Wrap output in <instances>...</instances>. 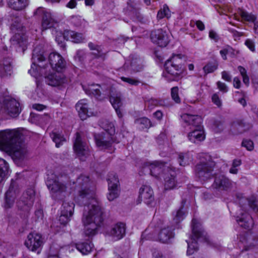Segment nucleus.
Segmentation results:
<instances>
[{
	"label": "nucleus",
	"instance_id": "obj_1",
	"mask_svg": "<svg viewBox=\"0 0 258 258\" xmlns=\"http://www.w3.org/2000/svg\"><path fill=\"white\" fill-rule=\"evenodd\" d=\"M79 192V198L82 200H91L89 204L85 207V211L82 217L84 226V234L90 238L97 232L103 221V211L101 207L94 199V191L90 189L89 176L81 175L76 182Z\"/></svg>",
	"mask_w": 258,
	"mask_h": 258
},
{
	"label": "nucleus",
	"instance_id": "obj_2",
	"mask_svg": "<svg viewBox=\"0 0 258 258\" xmlns=\"http://www.w3.org/2000/svg\"><path fill=\"white\" fill-rule=\"evenodd\" d=\"M21 136V134L15 130L1 131L0 150L12 154L18 160L23 159L27 149Z\"/></svg>",
	"mask_w": 258,
	"mask_h": 258
},
{
	"label": "nucleus",
	"instance_id": "obj_3",
	"mask_svg": "<svg viewBox=\"0 0 258 258\" xmlns=\"http://www.w3.org/2000/svg\"><path fill=\"white\" fill-rule=\"evenodd\" d=\"M182 120L188 125H191L194 128L188 134V140L194 143H198L204 141L205 135L201 125L202 119L198 115L185 113L181 116Z\"/></svg>",
	"mask_w": 258,
	"mask_h": 258
},
{
	"label": "nucleus",
	"instance_id": "obj_4",
	"mask_svg": "<svg viewBox=\"0 0 258 258\" xmlns=\"http://www.w3.org/2000/svg\"><path fill=\"white\" fill-rule=\"evenodd\" d=\"M182 55L181 54H173L164 64L167 73L172 77L170 81H178L182 77L183 68Z\"/></svg>",
	"mask_w": 258,
	"mask_h": 258
},
{
	"label": "nucleus",
	"instance_id": "obj_5",
	"mask_svg": "<svg viewBox=\"0 0 258 258\" xmlns=\"http://www.w3.org/2000/svg\"><path fill=\"white\" fill-rule=\"evenodd\" d=\"M199 158L200 162L196 166V174L200 180L205 181L212 177L215 164L211 157L206 154H200Z\"/></svg>",
	"mask_w": 258,
	"mask_h": 258
},
{
	"label": "nucleus",
	"instance_id": "obj_6",
	"mask_svg": "<svg viewBox=\"0 0 258 258\" xmlns=\"http://www.w3.org/2000/svg\"><path fill=\"white\" fill-rule=\"evenodd\" d=\"M13 30H16L15 34L11 38V44L17 48V51L23 52L27 49L28 38L25 33V30L22 24L15 22L12 25Z\"/></svg>",
	"mask_w": 258,
	"mask_h": 258
},
{
	"label": "nucleus",
	"instance_id": "obj_7",
	"mask_svg": "<svg viewBox=\"0 0 258 258\" xmlns=\"http://www.w3.org/2000/svg\"><path fill=\"white\" fill-rule=\"evenodd\" d=\"M110 128L105 129V132L94 135L96 144L101 150L109 149L110 152L114 151L112 145L114 142L113 135L115 133V128L113 124H110Z\"/></svg>",
	"mask_w": 258,
	"mask_h": 258
},
{
	"label": "nucleus",
	"instance_id": "obj_8",
	"mask_svg": "<svg viewBox=\"0 0 258 258\" xmlns=\"http://www.w3.org/2000/svg\"><path fill=\"white\" fill-rule=\"evenodd\" d=\"M21 111L19 102L10 96L0 99V114H6L11 117L17 116Z\"/></svg>",
	"mask_w": 258,
	"mask_h": 258
},
{
	"label": "nucleus",
	"instance_id": "obj_9",
	"mask_svg": "<svg viewBox=\"0 0 258 258\" xmlns=\"http://www.w3.org/2000/svg\"><path fill=\"white\" fill-rule=\"evenodd\" d=\"M192 242L189 243L186 240L188 244L187 250V254L191 255L195 251L198 249L197 240H201L209 242V237L207 236V233L202 228H199L197 225V220L195 219L192 220Z\"/></svg>",
	"mask_w": 258,
	"mask_h": 258
},
{
	"label": "nucleus",
	"instance_id": "obj_10",
	"mask_svg": "<svg viewBox=\"0 0 258 258\" xmlns=\"http://www.w3.org/2000/svg\"><path fill=\"white\" fill-rule=\"evenodd\" d=\"M35 196V192L33 187L27 188L17 203L18 209L24 214H28L33 206Z\"/></svg>",
	"mask_w": 258,
	"mask_h": 258
},
{
	"label": "nucleus",
	"instance_id": "obj_11",
	"mask_svg": "<svg viewBox=\"0 0 258 258\" xmlns=\"http://www.w3.org/2000/svg\"><path fill=\"white\" fill-rule=\"evenodd\" d=\"M44 244V238L41 234L36 232L30 233L25 241V245L30 251L40 253Z\"/></svg>",
	"mask_w": 258,
	"mask_h": 258
},
{
	"label": "nucleus",
	"instance_id": "obj_12",
	"mask_svg": "<svg viewBox=\"0 0 258 258\" xmlns=\"http://www.w3.org/2000/svg\"><path fill=\"white\" fill-rule=\"evenodd\" d=\"M47 185L50 190L52 197L56 200H62L65 197L66 186L57 180H48Z\"/></svg>",
	"mask_w": 258,
	"mask_h": 258
},
{
	"label": "nucleus",
	"instance_id": "obj_13",
	"mask_svg": "<svg viewBox=\"0 0 258 258\" xmlns=\"http://www.w3.org/2000/svg\"><path fill=\"white\" fill-rule=\"evenodd\" d=\"M19 193V189L18 186V183L16 180L12 179L9 189L5 194L4 203L5 208H10L13 206L15 199Z\"/></svg>",
	"mask_w": 258,
	"mask_h": 258
},
{
	"label": "nucleus",
	"instance_id": "obj_14",
	"mask_svg": "<svg viewBox=\"0 0 258 258\" xmlns=\"http://www.w3.org/2000/svg\"><path fill=\"white\" fill-rule=\"evenodd\" d=\"M85 93L90 96H94L99 100H103L109 96V93L103 90V88L99 84H92L88 86H83Z\"/></svg>",
	"mask_w": 258,
	"mask_h": 258
},
{
	"label": "nucleus",
	"instance_id": "obj_15",
	"mask_svg": "<svg viewBox=\"0 0 258 258\" xmlns=\"http://www.w3.org/2000/svg\"><path fill=\"white\" fill-rule=\"evenodd\" d=\"M150 38L152 41L160 47H165L169 42L167 32L162 29L155 30L151 32Z\"/></svg>",
	"mask_w": 258,
	"mask_h": 258
},
{
	"label": "nucleus",
	"instance_id": "obj_16",
	"mask_svg": "<svg viewBox=\"0 0 258 258\" xmlns=\"http://www.w3.org/2000/svg\"><path fill=\"white\" fill-rule=\"evenodd\" d=\"M61 72L56 71L48 74L45 77V82L52 86H59L67 83V78Z\"/></svg>",
	"mask_w": 258,
	"mask_h": 258
},
{
	"label": "nucleus",
	"instance_id": "obj_17",
	"mask_svg": "<svg viewBox=\"0 0 258 258\" xmlns=\"http://www.w3.org/2000/svg\"><path fill=\"white\" fill-rule=\"evenodd\" d=\"M73 148L75 152L80 157L89 155V148L87 143L82 140L79 133L76 134V138L74 143Z\"/></svg>",
	"mask_w": 258,
	"mask_h": 258
},
{
	"label": "nucleus",
	"instance_id": "obj_18",
	"mask_svg": "<svg viewBox=\"0 0 258 258\" xmlns=\"http://www.w3.org/2000/svg\"><path fill=\"white\" fill-rule=\"evenodd\" d=\"M108 190L107 199L109 201H113L119 196L118 185L119 181L117 176L113 174H110L108 178Z\"/></svg>",
	"mask_w": 258,
	"mask_h": 258
},
{
	"label": "nucleus",
	"instance_id": "obj_19",
	"mask_svg": "<svg viewBox=\"0 0 258 258\" xmlns=\"http://www.w3.org/2000/svg\"><path fill=\"white\" fill-rule=\"evenodd\" d=\"M48 61L51 68L57 72H62L66 65L62 56L58 53L52 52L48 56Z\"/></svg>",
	"mask_w": 258,
	"mask_h": 258
},
{
	"label": "nucleus",
	"instance_id": "obj_20",
	"mask_svg": "<svg viewBox=\"0 0 258 258\" xmlns=\"http://www.w3.org/2000/svg\"><path fill=\"white\" fill-rule=\"evenodd\" d=\"M76 108L82 120H85L88 117L96 115L97 114L96 112L89 108L88 101L86 99L79 101L76 105Z\"/></svg>",
	"mask_w": 258,
	"mask_h": 258
},
{
	"label": "nucleus",
	"instance_id": "obj_21",
	"mask_svg": "<svg viewBox=\"0 0 258 258\" xmlns=\"http://www.w3.org/2000/svg\"><path fill=\"white\" fill-rule=\"evenodd\" d=\"M36 15H42V28L43 30H46L53 27L55 23V20L50 12L45 11L43 8H39L35 12Z\"/></svg>",
	"mask_w": 258,
	"mask_h": 258
},
{
	"label": "nucleus",
	"instance_id": "obj_22",
	"mask_svg": "<svg viewBox=\"0 0 258 258\" xmlns=\"http://www.w3.org/2000/svg\"><path fill=\"white\" fill-rule=\"evenodd\" d=\"M139 198L147 205H151L154 201V192L148 185H143L140 188Z\"/></svg>",
	"mask_w": 258,
	"mask_h": 258
},
{
	"label": "nucleus",
	"instance_id": "obj_23",
	"mask_svg": "<svg viewBox=\"0 0 258 258\" xmlns=\"http://www.w3.org/2000/svg\"><path fill=\"white\" fill-rule=\"evenodd\" d=\"M108 93L110 96V102L114 108L118 117L120 118H122L123 115L120 110V107L122 105L121 93L119 92L113 93L112 90Z\"/></svg>",
	"mask_w": 258,
	"mask_h": 258
},
{
	"label": "nucleus",
	"instance_id": "obj_24",
	"mask_svg": "<svg viewBox=\"0 0 258 258\" xmlns=\"http://www.w3.org/2000/svg\"><path fill=\"white\" fill-rule=\"evenodd\" d=\"M212 186L214 188L219 190H227L232 187V183L225 176L219 175L215 177Z\"/></svg>",
	"mask_w": 258,
	"mask_h": 258
},
{
	"label": "nucleus",
	"instance_id": "obj_25",
	"mask_svg": "<svg viewBox=\"0 0 258 258\" xmlns=\"http://www.w3.org/2000/svg\"><path fill=\"white\" fill-rule=\"evenodd\" d=\"M13 61L11 57H4L0 60V76L1 77L11 76L13 72Z\"/></svg>",
	"mask_w": 258,
	"mask_h": 258
},
{
	"label": "nucleus",
	"instance_id": "obj_26",
	"mask_svg": "<svg viewBox=\"0 0 258 258\" xmlns=\"http://www.w3.org/2000/svg\"><path fill=\"white\" fill-rule=\"evenodd\" d=\"M251 127L249 123L241 119H235L231 124V130L234 134H242Z\"/></svg>",
	"mask_w": 258,
	"mask_h": 258
},
{
	"label": "nucleus",
	"instance_id": "obj_27",
	"mask_svg": "<svg viewBox=\"0 0 258 258\" xmlns=\"http://www.w3.org/2000/svg\"><path fill=\"white\" fill-rule=\"evenodd\" d=\"M125 234V225L123 223H117L111 229L110 235L114 240H118L123 237Z\"/></svg>",
	"mask_w": 258,
	"mask_h": 258
},
{
	"label": "nucleus",
	"instance_id": "obj_28",
	"mask_svg": "<svg viewBox=\"0 0 258 258\" xmlns=\"http://www.w3.org/2000/svg\"><path fill=\"white\" fill-rule=\"evenodd\" d=\"M63 37L66 40L76 43H82L85 40V38L83 34L71 30L65 31Z\"/></svg>",
	"mask_w": 258,
	"mask_h": 258
},
{
	"label": "nucleus",
	"instance_id": "obj_29",
	"mask_svg": "<svg viewBox=\"0 0 258 258\" xmlns=\"http://www.w3.org/2000/svg\"><path fill=\"white\" fill-rule=\"evenodd\" d=\"M236 221L241 227L245 229H250L253 226V219L247 213L242 214L241 217H237Z\"/></svg>",
	"mask_w": 258,
	"mask_h": 258
},
{
	"label": "nucleus",
	"instance_id": "obj_30",
	"mask_svg": "<svg viewBox=\"0 0 258 258\" xmlns=\"http://www.w3.org/2000/svg\"><path fill=\"white\" fill-rule=\"evenodd\" d=\"M172 227H167L162 229L159 234V239L160 241L163 243H166L173 237L174 234Z\"/></svg>",
	"mask_w": 258,
	"mask_h": 258
},
{
	"label": "nucleus",
	"instance_id": "obj_31",
	"mask_svg": "<svg viewBox=\"0 0 258 258\" xmlns=\"http://www.w3.org/2000/svg\"><path fill=\"white\" fill-rule=\"evenodd\" d=\"M163 165L158 161H155L153 163H150L147 165L144 169H146L148 168L150 170V174L152 176H154L156 177H158V175L162 171V167Z\"/></svg>",
	"mask_w": 258,
	"mask_h": 258
},
{
	"label": "nucleus",
	"instance_id": "obj_32",
	"mask_svg": "<svg viewBox=\"0 0 258 258\" xmlns=\"http://www.w3.org/2000/svg\"><path fill=\"white\" fill-rule=\"evenodd\" d=\"M175 168L172 169L171 173L170 175L166 174L164 177V186L165 189L170 190L173 189L176 186V181L175 180Z\"/></svg>",
	"mask_w": 258,
	"mask_h": 258
},
{
	"label": "nucleus",
	"instance_id": "obj_33",
	"mask_svg": "<svg viewBox=\"0 0 258 258\" xmlns=\"http://www.w3.org/2000/svg\"><path fill=\"white\" fill-rule=\"evenodd\" d=\"M9 8L16 11H21L26 8L27 0H7Z\"/></svg>",
	"mask_w": 258,
	"mask_h": 258
},
{
	"label": "nucleus",
	"instance_id": "obj_34",
	"mask_svg": "<svg viewBox=\"0 0 258 258\" xmlns=\"http://www.w3.org/2000/svg\"><path fill=\"white\" fill-rule=\"evenodd\" d=\"M43 53V51H39V49L37 47L34 49L32 57V64L38 65L40 68H46V67L42 64H37V63H41L45 60V57Z\"/></svg>",
	"mask_w": 258,
	"mask_h": 258
},
{
	"label": "nucleus",
	"instance_id": "obj_35",
	"mask_svg": "<svg viewBox=\"0 0 258 258\" xmlns=\"http://www.w3.org/2000/svg\"><path fill=\"white\" fill-rule=\"evenodd\" d=\"M88 47L92 51V54L94 55V57L97 58H104L105 53L103 52L101 45L90 42L88 43Z\"/></svg>",
	"mask_w": 258,
	"mask_h": 258
},
{
	"label": "nucleus",
	"instance_id": "obj_36",
	"mask_svg": "<svg viewBox=\"0 0 258 258\" xmlns=\"http://www.w3.org/2000/svg\"><path fill=\"white\" fill-rule=\"evenodd\" d=\"M76 249L83 254H89L92 250L93 245L91 241L83 242L75 244Z\"/></svg>",
	"mask_w": 258,
	"mask_h": 258
},
{
	"label": "nucleus",
	"instance_id": "obj_37",
	"mask_svg": "<svg viewBox=\"0 0 258 258\" xmlns=\"http://www.w3.org/2000/svg\"><path fill=\"white\" fill-rule=\"evenodd\" d=\"M192 155L189 152L180 153L178 154V160L180 166H185L189 164L192 162Z\"/></svg>",
	"mask_w": 258,
	"mask_h": 258
},
{
	"label": "nucleus",
	"instance_id": "obj_38",
	"mask_svg": "<svg viewBox=\"0 0 258 258\" xmlns=\"http://www.w3.org/2000/svg\"><path fill=\"white\" fill-rule=\"evenodd\" d=\"M135 123L137 125L138 128L141 130L148 129L153 126L151 120L146 117L136 119Z\"/></svg>",
	"mask_w": 258,
	"mask_h": 258
},
{
	"label": "nucleus",
	"instance_id": "obj_39",
	"mask_svg": "<svg viewBox=\"0 0 258 258\" xmlns=\"http://www.w3.org/2000/svg\"><path fill=\"white\" fill-rule=\"evenodd\" d=\"M9 172V164L7 161L0 158V183L4 180Z\"/></svg>",
	"mask_w": 258,
	"mask_h": 258
},
{
	"label": "nucleus",
	"instance_id": "obj_40",
	"mask_svg": "<svg viewBox=\"0 0 258 258\" xmlns=\"http://www.w3.org/2000/svg\"><path fill=\"white\" fill-rule=\"evenodd\" d=\"M171 17V11H170L168 6L166 4L163 5L158 12L157 18L161 20L164 18L169 19Z\"/></svg>",
	"mask_w": 258,
	"mask_h": 258
},
{
	"label": "nucleus",
	"instance_id": "obj_41",
	"mask_svg": "<svg viewBox=\"0 0 258 258\" xmlns=\"http://www.w3.org/2000/svg\"><path fill=\"white\" fill-rule=\"evenodd\" d=\"M75 204L73 203L63 202L62 205L61 211L62 213L72 217L74 214Z\"/></svg>",
	"mask_w": 258,
	"mask_h": 258
},
{
	"label": "nucleus",
	"instance_id": "obj_42",
	"mask_svg": "<svg viewBox=\"0 0 258 258\" xmlns=\"http://www.w3.org/2000/svg\"><path fill=\"white\" fill-rule=\"evenodd\" d=\"M239 14L244 21L253 23L256 20V16L255 15L249 13L243 10H240Z\"/></svg>",
	"mask_w": 258,
	"mask_h": 258
},
{
	"label": "nucleus",
	"instance_id": "obj_43",
	"mask_svg": "<svg viewBox=\"0 0 258 258\" xmlns=\"http://www.w3.org/2000/svg\"><path fill=\"white\" fill-rule=\"evenodd\" d=\"M50 137L53 141L55 143V146L57 148H59L66 141L63 136L57 133L52 132L50 134Z\"/></svg>",
	"mask_w": 258,
	"mask_h": 258
},
{
	"label": "nucleus",
	"instance_id": "obj_44",
	"mask_svg": "<svg viewBox=\"0 0 258 258\" xmlns=\"http://www.w3.org/2000/svg\"><path fill=\"white\" fill-rule=\"evenodd\" d=\"M218 67V62L216 60L209 62L203 68V70L206 74H209L214 72L216 70Z\"/></svg>",
	"mask_w": 258,
	"mask_h": 258
},
{
	"label": "nucleus",
	"instance_id": "obj_45",
	"mask_svg": "<svg viewBox=\"0 0 258 258\" xmlns=\"http://www.w3.org/2000/svg\"><path fill=\"white\" fill-rule=\"evenodd\" d=\"M70 20L73 25L77 27L85 26L86 23L85 20L79 16H72L70 17Z\"/></svg>",
	"mask_w": 258,
	"mask_h": 258
},
{
	"label": "nucleus",
	"instance_id": "obj_46",
	"mask_svg": "<svg viewBox=\"0 0 258 258\" xmlns=\"http://www.w3.org/2000/svg\"><path fill=\"white\" fill-rule=\"evenodd\" d=\"M173 222L176 224L180 222L185 217V213L183 210V207H181L175 213V215H173Z\"/></svg>",
	"mask_w": 258,
	"mask_h": 258
},
{
	"label": "nucleus",
	"instance_id": "obj_47",
	"mask_svg": "<svg viewBox=\"0 0 258 258\" xmlns=\"http://www.w3.org/2000/svg\"><path fill=\"white\" fill-rule=\"evenodd\" d=\"M238 71L239 72L241 76L242 77L243 82L246 85L248 86L249 83V79L247 75V71L242 66H238L237 68Z\"/></svg>",
	"mask_w": 258,
	"mask_h": 258
},
{
	"label": "nucleus",
	"instance_id": "obj_48",
	"mask_svg": "<svg viewBox=\"0 0 258 258\" xmlns=\"http://www.w3.org/2000/svg\"><path fill=\"white\" fill-rule=\"evenodd\" d=\"M178 87H173L171 89V96L172 99L177 103L180 102V98L178 95Z\"/></svg>",
	"mask_w": 258,
	"mask_h": 258
},
{
	"label": "nucleus",
	"instance_id": "obj_49",
	"mask_svg": "<svg viewBox=\"0 0 258 258\" xmlns=\"http://www.w3.org/2000/svg\"><path fill=\"white\" fill-rule=\"evenodd\" d=\"M120 79L122 81L127 83L131 85L138 86L140 83L139 80L133 78L121 77Z\"/></svg>",
	"mask_w": 258,
	"mask_h": 258
},
{
	"label": "nucleus",
	"instance_id": "obj_50",
	"mask_svg": "<svg viewBox=\"0 0 258 258\" xmlns=\"http://www.w3.org/2000/svg\"><path fill=\"white\" fill-rule=\"evenodd\" d=\"M71 217H72L70 216L69 215L62 213V212H61L59 221L61 224L65 225L71 220Z\"/></svg>",
	"mask_w": 258,
	"mask_h": 258
},
{
	"label": "nucleus",
	"instance_id": "obj_51",
	"mask_svg": "<svg viewBox=\"0 0 258 258\" xmlns=\"http://www.w3.org/2000/svg\"><path fill=\"white\" fill-rule=\"evenodd\" d=\"M212 101L219 108L221 107L222 105V100L217 93H215L212 95Z\"/></svg>",
	"mask_w": 258,
	"mask_h": 258
},
{
	"label": "nucleus",
	"instance_id": "obj_52",
	"mask_svg": "<svg viewBox=\"0 0 258 258\" xmlns=\"http://www.w3.org/2000/svg\"><path fill=\"white\" fill-rule=\"evenodd\" d=\"M241 145L248 151H252L253 149V143L251 140H243Z\"/></svg>",
	"mask_w": 258,
	"mask_h": 258
},
{
	"label": "nucleus",
	"instance_id": "obj_53",
	"mask_svg": "<svg viewBox=\"0 0 258 258\" xmlns=\"http://www.w3.org/2000/svg\"><path fill=\"white\" fill-rule=\"evenodd\" d=\"M249 207L254 211H258L257 201L254 198H251L248 200Z\"/></svg>",
	"mask_w": 258,
	"mask_h": 258
},
{
	"label": "nucleus",
	"instance_id": "obj_54",
	"mask_svg": "<svg viewBox=\"0 0 258 258\" xmlns=\"http://www.w3.org/2000/svg\"><path fill=\"white\" fill-rule=\"evenodd\" d=\"M244 44L252 52L255 51V44L252 40L250 39H246Z\"/></svg>",
	"mask_w": 258,
	"mask_h": 258
},
{
	"label": "nucleus",
	"instance_id": "obj_55",
	"mask_svg": "<svg viewBox=\"0 0 258 258\" xmlns=\"http://www.w3.org/2000/svg\"><path fill=\"white\" fill-rule=\"evenodd\" d=\"M217 85L218 89L222 92L226 93L228 91V88L226 85L220 81H218L217 83Z\"/></svg>",
	"mask_w": 258,
	"mask_h": 258
},
{
	"label": "nucleus",
	"instance_id": "obj_56",
	"mask_svg": "<svg viewBox=\"0 0 258 258\" xmlns=\"http://www.w3.org/2000/svg\"><path fill=\"white\" fill-rule=\"evenodd\" d=\"M152 256L153 258H166L160 250L156 249L153 250Z\"/></svg>",
	"mask_w": 258,
	"mask_h": 258
},
{
	"label": "nucleus",
	"instance_id": "obj_57",
	"mask_svg": "<svg viewBox=\"0 0 258 258\" xmlns=\"http://www.w3.org/2000/svg\"><path fill=\"white\" fill-rule=\"evenodd\" d=\"M222 78L227 82L231 81V76L227 72L225 71L222 72Z\"/></svg>",
	"mask_w": 258,
	"mask_h": 258
},
{
	"label": "nucleus",
	"instance_id": "obj_58",
	"mask_svg": "<svg viewBox=\"0 0 258 258\" xmlns=\"http://www.w3.org/2000/svg\"><path fill=\"white\" fill-rule=\"evenodd\" d=\"M32 108L37 111H42L46 108V106L41 104H34L32 105Z\"/></svg>",
	"mask_w": 258,
	"mask_h": 258
},
{
	"label": "nucleus",
	"instance_id": "obj_59",
	"mask_svg": "<svg viewBox=\"0 0 258 258\" xmlns=\"http://www.w3.org/2000/svg\"><path fill=\"white\" fill-rule=\"evenodd\" d=\"M77 3L76 0H70L66 5V7L68 8L73 9L76 7Z\"/></svg>",
	"mask_w": 258,
	"mask_h": 258
},
{
	"label": "nucleus",
	"instance_id": "obj_60",
	"mask_svg": "<svg viewBox=\"0 0 258 258\" xmlns=\"http://www.w3.org/2000/svg\"><path fill=\"white\" fill-rule=\"evenodd\" d=\"M209 37L211 39L214 40L215 42H217L219 40L218 35L215 31L213 30H211L209 32Z\"/></svg>",
	"mask_w": 258,
	"mask_h": 258
},
{
	"label": "nucleus",
	"instance_id": "obj_61",
	"mask_svg": "<svg viewBox=\"0 0 258 258\" xmlns=\"http://www.w3.org/2000/svg\"><path fill=\"white\" fill-rule=\"evenodd\" d=\"M154 117L158 120H161L163 117V113L160 110H158L155 112L153 114Z\"/></svg>",
	"mask_w": 258,
	"mask_h": 258
},
{
	"label": "nucleus",
	"instance_id": "obj_62",
	"mask_svg": "<svg viewBox=\"0 0 258 258\" xmlns=\"http://www.w3.org/2000/svg\"><path fill=\"white\" fill-rule=\"evenodd\" d=\"M85 55V53L83 50H79L77 51L76 56H77L80 61H82L84 59Z\"/></svg>",
	"mask_w": 258,
	"mask_h": 258
},
{
	"label": "nucleus",
	"instance_id": "obj_63",
	"mask_svg": "<svg viewBox=\"0 0 258 258\" xmlns=\"http://www.w3.org/2000/svg\"><path fill=\"white\" fill-rule=\"evenodd\" d=\"M195 24L196 25L198 29L200 31H203L205 28L204 24L200 20L196 21Z\"/></svg>",
	"mask_w": 258,
	"mask_h": 258
},
{
	"label": "nucleus",
	"instance_id": "obj_64",
	"mask_svg": "<svg viewBox=\"0 0 258 258\" xmlns=\"http://www.w3.org/2000/svg\"><path fill=\"white\" fill-rule=\"evenodd\" d=\"M228 52L229 51L227 48H224L220 51V54L223 60L227 59V54L228 53Z\"/></svg>",
	"mask_w": 258,
	"mask_h": 258
}]
</instances>
